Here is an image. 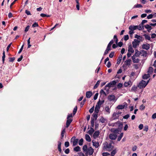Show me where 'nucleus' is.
<instances>
[{"label":"nucleus","instance_id":"obj_56","mask_svg":"<svg viewBox=\"0 0 156 156\" xmlns=\"http://www.w3.org/2000/svg\"><path fill=\"white\" fill-rule=\"evenodd\" d=\"M143 126V124H141L139 125V128L140 130H141L142 129Z\"/></svg>","mask_w":156,"mask_h":156},{"label":"nucleus","instance_id":"obj_52","mask_svg":"<svg viewBox=\"0 0 156 156\" xmlns=\"http://www.w3.org/2000/svg\"><path fill=\"white\" fill-rule=\"evenodd\" d=\"M114 55V52H111L109 55V57L112 58L113 57Z\"/></svg>","mask_w":156,"mask_h":156},{"label":"nucleus","instance_id":"obj_44","mask_svg":"<svg viewBox=\"0 0 156 156\" xmlns=\"http://www.w3.org/2000/svg\"><path fill=\"white\" fill-rule=\"evenodd\" d=\"M100 94H104L105 96H106V93L103 90H101L100 92Z\"/></svg>","mask_w":156,"mask_h":156},{"label":"nucleus","instance_id":"obj_7","mask_svg":"<svg viewBox=\"0 0 156 156\" xmlns=\"http://www.w3.org/2000/svg\"><path fill=\"white\" fill-rule=\"evenodd\" d=\"M93 149L91 147H90L88 148L85 153V154H88L89 155H90L93 154Z\"/></svg>","mask_w":156,"mask_h":156},{"label":"nucleus","instance_id":"obj_34","mask_svg":"<svg viewBox=\"0 0 156 156\" xmlns=\"http://www.w3.org/2000/svg\"><path fill=\"white\" fill-rule=\"evenodd\" d=\"M74 150L76 152L79 151H80V148L78 146L74 148Z\"/></svg>","mask_w":156,"mask_h":156},{"label":"nucleus","instance_id":"obj_35","mask_svg":"<svg viewBox=\"0 0 156 156\" xmlns=\"http://www.w3.org/2000/svg\"><path fill=\"white\" fill-rule=\"evenodd\" d=\"M137 29L139 30L144 29V27L143 25L141 23L139 26H138V28Z\"/></svg>","mask_w":156,"mask_h":156},{"label":"nucleus","instance_id":"obj_39","mask_svg":"<svg viewBox=\"0 0 156 156\" xmlns=\"http://www.w3.org/2000/svg\"><path fill=\"white\" fill-rule=\"evenodd\" d=\"M98 117V114L96 113H94L93 114V118L95 120H96L97 119Z\"/></svg>","mask_w":156,"mask_h":156},{"label":"nucleus","instance_id":"obj_30","mask_svg":"<svg viewBox=\"0 0 156 156\" xmlns=\"http://www.w3.org/2000/svg\"><path fill=\"white\" fill-rule=\"evenodd\" d=\"M88 148H87V145H84L83 146V152L85 153L87 151V150Z\"/></svg>","mask_w":156,"mask_h":156},{"label":"nucleus","instance_id":"obj_63","mask_svg":"<svg viewBox=\"0 0 156 156\" xmlns=\"http://www.w3.org/2000/svg\"><path fill=\"white\" fill-rule=\"evenodd\" d=\"M136 89V87L135 86H133V87L131 89V91H135V90Z\"/></svg>","mask_w":156,"mask_h":156},{"label":"nucleus","instance_id":"obj_10","mask_svg":"<svg viewBox=\"0 0 156 156\" xmlns=\"http://www.w3.org/2000/svg\"><path fill=\"white\" fill-rule=\"evenodd\" d=\"M137 57L135 56H133L132 57V59L134 63H138L139 62L140 60Z\"/></svg>","mask_w":156,"mask_h":156},{"label":"nucleus","instance_id":"obj_51","mask_svg":"<svg viewBox=\"0 0 156 156\" xmlns=\"http://www.w3.org/2000/svg\"><path fill=\"white\" fill-rule=\"evenodd\" d=\"M145 106L144 105H142L140 106V109L141 110H144L145 108Z\"/></svg>","mask_w":156,"mask_h":156},{"label":"nucleus","instance_id":"obj_21","mask_svg":"<svg viewBox=\"0 0 156 156\" xmlns=\"http://www.w3.org/2000/svg\"><path fill=\"white\" fill-rule=\"evenodd\" d=\"M150 77V75L149 74H148V73L147 74H145L143 76V78L144 79H147L148 78H149Z\"/></svg>","mask_w":156,"mask_h":156},{"label":"nucleus","instance_id":"obj_47","mask_svg":"<svg viewBox=\"0 0 156 156\" xmlns=\"http://www.w3.org/2000/svg\"><path fill=\"white\" fill-rule=\"evenodd\" d=\"M142 7V6L141 5L138 4L135 5L134 6V7L135 8H140Z\"/></svg>","mask_w":156,"mask_h":156},{"label":"nucleus","instance_id":"obj_25","mask_svg":"<svg viewBox=\"0 0 156 156\" xmlns=\"http://www.w3.org/2000/svg\"><path fill=\"white\" fill-rule=\"evenodd\" d=\"M128 52L133 53L134 52V50L132 47L130 46L128 48Z\"/></svg>","mask_w":156,"mask_h":156},{"label":"nucleus","instance_id":"obj_54","mask_svg":"<svg viewBox=\"0 0 156 156\" xmlns=\"http://www.w3.org/2000/svg\"><path fill=\"white\" fill-rule=\"evenodd\" d=\"M153 16V15L152 14H150L147 17L148 19H150L152 18Z\"/></svg>","mask_w":156,"mask_h":156},{"label":"nucleus","instance_id":"obj_57","mask_svg":"<svg viewBox=\"0 0 156 156\" xmlns=\"http://www.w3.org/2000/svg\"><path fill=\"white\" fill-rule=\"evenodd\" d=\"M152 118L155 119L156 118V113H154L152 116Z\"/></svg>","mask_w":156,"mask_h":156},{"label":"nucleus","instance_id":"obj_6","mask_svg":"<svg viewBox=\"0 0 156 156\" xmlns=\"http://www.w3.org/2000/svg\"><path fill=\"white\" fill-rule=\"evenodd\" d=\"M78 139H76L75 137H73L71 139V142H73V146H75L78 144Z\"/></svg>","mask_w":156,"mask_h":156},{"label":"nucleus","instance_id":"obj_20","mask_svg":"<svg viewBox=\"0 0 156 156\" xmlns=\"http://www.w3.org/2000/svg\"><path fill=\"white\" fill-rule=\"evenodd\" d=\"M153 71V69L152 67H150L149 68L148 70V71L147 73L148 74L150 75L151 74Z\"/></svg>","mask_w":156,"mask_h":156},{"label":"nucleus","instance_id":"obj_15","mask_svg":"<svg viewBox=\"0 0 156 156\" xmlns=\"http://www.w3.org/2000/svg\"><path fill=\"white\" fill-rule=\"evenodd\" d=\"M115 97L113 95H111L108 96V99L110 101H113L115 100Z\"/></svg>","mask_w":156,"mask_h":156},{"label":"nucleus","instance_id":"obj_3","mask_svg":"<svg viewBox=\"0 0 156 156\" xmlns=\"http://www.w3.org/2000/svg\"><path fill=\"white\" fill-rule=\"evenodd\" d=\"M149 81V80H148L147 82L144 80H141L139 83L138 87L140 89L144 88L148 83Z\"/></svg>","mask_w":156,"mask_h":156},{"label":"nucleus","instance_id":"obj_11","mask_svg":"<svg viewBox=\"0 0 156 156\" xmlns=\"http://www.w3.org/2000/svg\"><path fill=\"white\" fill-rule=\"evenodd\" d=\"M104 100L101 101L99 100L98 102L96 107H98V108H100L101 105L104 103Z\"/></svg>","mask_w":156,"mask_h":156},{"label":"nucleus","instance_id":"obj_33","mask_svg":"<svg viewBox=\"0 0 156 156\" xmlns=\"http://www.w3.org/2000/svg\"><path fill=\"white\" fill-rule=\"evenodd\" d=\"M144 36L145 38L146 39L150 40L151 39V37L149 36L148 35L146 34H144Z\"/></svg>","mask_w":156,"mask_h":156},{"label":"nucleus","instance_id":"obj_22","mask_svg":"<svg viewBox=\"0 0 156 156\" xmlns=\"http://www.w3.org/2000/svg\"><path fill=\"white\" fill-rule=\"evenodd\" d=\"M116 83V82L115 81L113 80L108 83V85H109L110 87H112V86L113 85H115Z\"/></svg>","mask_w":156,"mask_h":156},{"label":"nucleus","instance_id":"obj_2","mask_svg":"<svg viewBox=\"0 0 156 156\" xmlns=\"http://www.w3.org/2000/svg\"><path fill=\"white\" fill-rule=\"evenodd\" d=\"M112 131L114 133L110 134L109 135V138L111 140H115L116 139L117 136L115 133L118 132V130L115 129H113Z\"/></svg>","mask_w":156,"mask_h":156},{"label":"nucleus","instance_id":"obj_29","mask_svg":"<svg viewBox=\"0 0 156 156\" xmlns=\"http://www.w3.org/2000/svg\"><path fill=\"white\" fill-rule=\"evenodd\" d=\"M110 87L109 85H108V84L105 86L104 89L107 92H108L109 91Z\"/></svg>","mask_w":156,"mask_h":156},{"label":"nucleus","instance_id":"obj_4","mask_svg":"<svg viewBox=\"0 0 156 156\" xmlns=\"http://www.w3.org/2000/svg\"><path fill=\"white\" fill-rule=\"evenodd\" d=\"M72 117V114H71L69 115H68L67 117V120L66 123V128H68L69 125H70L71 123L72 122V119L71 118H69L70 117Z\"/></svg>","mask_w":156,"mask_h":156},{"label":"nucleus","instance_id":"obj_31","mask_svg":"<svg viewBox=\"0 0 156 156\" xmlns=\"http://www.w3.org/2000/svg\"><path fill=\"white\" fill-rule=\"evenodd\" d=\"M61 142L58 141V151L61 152Z\"/></svg>","mask_w":156,"mask_h":156},{"label":"nucleus","instance_id":"obj_17","mask_svg":"<svg viewBox=\"0 0 156 156\" xmlns=\"http://www.w3.org/2000/svg\"><path fill=\"white\" fill-rule=\"evenodd\" d=\"M92 94L91 91H87L86 93V97L87 98H90Z\"/></svg>","mask_w":156,"mask_h":156},{"label":"nucleus","instance_id":"obj_48","mask_svg":"<svg viewBox=\"0 0 156 156\" xmlns=\"http://www.w3.org/2000/svg\"><path fill=\"white\" fill-rule=\"evenodd\" d=\"M38 26V24L37 23H35L32 25V27H35Z\"/></svg>","mask_w":156,"mask_h":156},{"label":"nucleus","instance_id":"obj_40","mask_svg":"<svg viewBox=\"0 0 156 156\" xmlns=\"http://www.w3.org/2000/svg\"><path fill=\"white\" fill-rule=\"evenodd\" d=\"M123 136V133H121L120 135L119 136L118 139V141H119L122 138V137Z\"/></svg>","mask_w":156,"mask_h":156},{"label":"nucleus","instance_id":"obj_28","mask_svg":"<svg viewBox=\"0 0 156 156\" xmlns=\"http://www.w3.org/2000/svg\"><path fill=\"white\" fill-rule=\"evenodd\" d=\"M65 129H64L62 132L61 137V139H62L64 136L65 133Z\"/></svg>","mask_w":156,"mask_h":156},{"label":"nucleus","instance_id":"obj_50","mask_svg":"<svg viewBox=\"0 0 156 156\" xmlns=\"http://www.w3.org/2000/svg\"><path fill=\"white\" fill-rule=\"evenodd\" d=\"M94 106H93L89 110V112L90 113H92L94 111Z\"/></svg>","mask_w":156,"mask_h":156},{"label":"nucleus","instance_id":"obj_16","mask_svg":"<svg viewBox=\"0 0 156 156\" xmlns=\"http://www.w3.org/2000/svg\"><path fill=\"white\" fill-rule=\"evenodd\" d=\"M100 132L99 131H95L93 135V137L95 139L97 137L99 136Z\"/></svg>","mask_w":156,"mask_h":156},{"label":"nucleus","instance_id":"obj_36","mask_svg":"<svg viewBox=\"0 0 156 156\" xmlns=\"http://www.w3.org/2000/svg\"><path fill=\"white\" fill-rule=\"evenodd\" d=\"M100 108H98V107H97L95 106L94 110V112H95V113L98 114L99 112Z\"/></svg>","mask_w":156,"mask_h":156},{"label":"nucleus","instance_id":"obj_26","mask_svg":"<svg viewBox=\"0 0 156 156\" xmlns=\"http://www.w3.org/2000/svg\"><path fill=\"white\" fill-rule=\"evenodd\" d=\"M94 132V129L92 128H91L88 131V133L90 135H91Z\"/></svg>","mask_w":156,"mask_h":156},{"label":"nucleus","instance_id":"obj_42","mask_svg":"<svg viewBox=\"0 0 156 156\" xmlns=\"http://www.w3.org/2000/svg\"><path fill=\"white\" fill-rule=\"evenodd\" d=\"M5 51H4L3 53V56L2 57V60L3 62L4 63L5 60Z\"/></svg>","mask_w":156,"mask_h":156},{"label":"nucleus","instance_id":"obj_62","mask_svg":"<svg viewBox=\"0 0 156 156\" xmlns=\"http://www.w3.org/2000/svg\"><path fill=\"white\" fill-rule=\"evenodd\" d=\"M111 66V63L110 62H108L107 63V64L106 65L107 66L108 68H109Z\"/></svg>","mask_w":156,"mask_h":156},{"label":"nucleus","instance_id":"obj_60","mask_svg":"<svg viewBox=\"0 0 156 156\" xmlns=\"http://www.w3.org/2000/svg\"><path fill=\"white\" fill-rule=\"evenodd\" d=\"M12 44V43H10L7 47L6 50H7V51H9V48L10 47V46Z\"/></svg>","mask_w":156,"mask_h":156},{"label":"nucleus","instance_id":"obj_64","mask_svg":"<svg viewBox=\"0 0 156 156\" xmlns=\"http://www.w3.org/2000/svg\"><path fill=\"white\" fill-rule=\"evenodd\" d=\"M122 84L121 83H119L117 86V88H120L122 86Z\"/></svg>","mask_w":156,"mask_h":156},{"label":"nucleus","instance_id":"obj_27","mask_svg":"<svg viewBox=\"0 0 156 156\" xmlns=\"http://www.w3.org/2000/svg\"><path fill=\"white\" fill-rule=\"evenodd\" d=\"M93 145L95 146L96 148L98 147L99 146V144L98 142H93Z\"/></svg>","mask_w":156,"mask_h":156},{"label":"nucleus","instance_id":"obj_43","mask_svg":"<svg viewBox=\"0 0 156 156\" xmlns=\"http://www.w3.org/2000/svg\"><path fill=\"white\" fill-rule=\"evenodd\" d=\"M116 153V149L113 150L111 153L112 156H114Z\"/></svg>","mask_w":156,"mask_h":156},{"label":"nucleus","instance_id":"obj_41","mask_svg":"<svg viewBox=\"0 0 156 156\" xmlns=\"http://www.w3.org/2000/svg\"><path fill=\"white\" fill-rule=\"evenodd\" d=\"M77 109V106H76L74 108L73 112V115H75Z\"/></svg>","mask_w":156,"mask_h":156},{"label":"nucleus","instance_id":"obj_38","mask_svg":"<svg viewBox=\"0 0 156 156\" xmlns=\"http://www.w3.org/2000/svg\"><path fill=\"white\" fill-rule=\"evenodd\" d=\"M83 140L82 138L80 139L79 141V144L80 146L82 145L83 143Z\"/></svg>","mask_w":156,"mask_h":156},{"label":"nucleus","instance_id":"obj_59","mask_svg":"<svg viewBox=\"0 0 156 156\" xmlns=\"http://www.w3.org/2000/svg\"><path fill=\"white\" fill-rule=\"evenodd\" d=\"M23 46H24V45L23 44L22 45V46H21V48H20V49L19 51L18 52V53L19 54L21 52V51H22V50L23 49Z\"/></svg>","mask_w":156,"mask_h":156},{"label":"nucleus","instance_id":"obj_53","mask_svg":"<svg viewBox=\"0 0 156 156\" xmlns=\"http://www.w3.org/2000/svg\"><path fill=\"white\" fill-rule=\"evenodd\" d=\"M129 36L128 35H126L124 36V39L125 41H126L129 39Z\"/></svg>","mask_w":156,"mask_h":156},{"label":"nucleus","instance_id":"obj_58","mask_svg":"<svg viewBox=\"0 0 156 156\" xmlns=\"http://www.w3.org/2000/svg\"><path fill=\"white\" fill-rule=\"evenodd\" d=\"M110 50L106 48V50L105 51L104 53V55H106L108 53V52Z\"/></svg>","mask_w":156,"mask_h":156},{"label":"nucleus","instance_id":"obj_8","mask_svg":"<svg viewBox=\"0 0 156 156\" xmlns=\"http://www.w3.org/2000/svg\"><path fill=\"white\" fill-rule=\"evenodd\" d=\"M140 41L137 39H134V41L133 42L132 44L134 48H136L139 45Z\"/></svg>","mask_w":156,"mask_h":156},{"label":"nucleus","instance_id":"obj_12","mask_svg":"<svg viewBox=\"0 0 156 156\" xmlns=\"http://www.w3.org/2000/svg\"><path fill=\"white\" fill-rule=\"evenodd\" d=\"M138 28V26L131 25L129 26V29L133 30H135Z\"/></svg>","mask_w":156,"mask_h":156},{"label":"nucleus","instance_id":"obj_23","mask_svg":"<svg viewBox=\"0 0 156 156\" xmlns=\"http://www.w3.org/2000/svg\"><path fill=\"white\" fill-rule=\"evenodd\" d=\"M85 137L87 141L88 142H90L91 141L89 135L86 134L85 135Z\"/></svg>","mask_w":156,"mask_h":156},{"label":"nucleus","instance_id":"obj_13","mask_svg":"<svg viewBox=\"0 0 156 156\" xmlns=\"http://www.w3.org/2000/svg\"><path fill=\"white\" fill-rule=\"evenodd\" d=\"M131 62V60L130 59H128L126 60V61L125 62V64L123 65V66L124 65L126 66H129L130 65Z\"/></svg>","mask_w":156,"mask_h":156},{"label":"nucleus","instance_id":"obj_32","mask_svg":"<svg viewBox=\"0 0 156 156\" xmlns=\"http://www.w3.org/2000/svg\"><path fill=\"white\" fill-rule=\"evenodd\" d=\"M100 82V80H98L97 82L96 83L94 86V88L96 89V88H97L98 87V85H99Z\"/></svg>","mask_w":156,"mask_h":156},{"label":"nucleus","instance_id":"obj_1","mask_svg":"<svg viewBox=\"0 0 156 156\" xmlns=\"http://www.w3.org/2000/svg\"><path fill=\"white\" fill-rule=\"evenodd\" d=\"M104 149L108 151H112L113 148V147L112 146L111 143L108 144L105 142L104 144Z\"/></svg>","mask_w":156,"mask_h":156},{"label":"nucleus","instance_id":"obj_18","mask_svg":"<svg viewBox=\"0 0 156 156\" xmlns=\"http://www.w3.org/2000/svg\"><path fill=\"white\" fill-rule=\"evenodd\" d=\"M122 58V55H120L117 59V64H119L120 63Z\"/></svg>","mask_w":156,"mask_h":156},{"label":"nucleus","instance_id":"obj_45","mask_svg":"<svg viewBox=\"0 0 156 156\" xmlns=\"http://www.w3.org/2000/svg\"><path fill=\"white\" fill-rule=\"evenodd\" d=\"M64 145H65V147H68L69 146V142H68V141L66 142L65 143Z\"/></svg>","mask_w":156,"mask_h":156},{"label":"nucleus","instance_id":"obj_46","mask_svg":"<svg viewBox=\"0 0 156 156\" xmlns=\"http://www.w3.org/2000/svg\"><path fill=\"white\" fill-rule=\"evenodd\" d=\"M15 59L14 57L10 58H9V62H13Z\"/></svg>","mask_w":156,"mask_h":156},{"label":"nucleus","instance_id":"obj_14","mask_svg":"<svg viewBox=\"0 0 156 156\" xmlns=\"http://www.w3.org/2000/svg\"><path fill=\"white\" fill-rule=\"evenodd\" d=\"M142 48L147 50L150 48V45L149 44H143L142 45Z\"/></svg>","mask_w":156,"mask_h":156},{"label":"nucleus","instance_id":"obj_9","mask_svg":"<svg viewBox=\"0 0 156 156\" xmlns=\"http://www.w3.org/2000/svg\"><path fill=\"white\" fill-rule=\"evenodd\" d=\"M127 104L125 103L123 105H119L117 106V108L119 109H122L124 108L125 107H127Z\"/></svg>","mask_w":156,"mask_h":156},{"label":"nucleus","instance_id":"obj_5","mask_svg":"<svg viewBox=\"0 0 156 156\" xmlns=\"http://www.w3.org/2000/svg\"><path fill=\"white\" fill-rule=\"evenodd\" d=\"M143 53L144 54H147V52L144 51H142L140 52L137 50H135V53L133 56H135L139 57L140 55L141 54H142V53Z\"/></svg>","mask_w":156,"mask_h":156},{"label":"nucleus","instance_id":"obj_37","mask_svg":"<svg viewBox=\"0 0 156 156\" xmlns=\"http://www.w3.org/2000/svg\"><path fill=\"white\" fill-rule=\"evenodd\" d=\"M106 120V119L103 117H101L100 119V121L102 123H104Z\"/></svg>","mask_w":156,"mask_h":156},{"label":"nucleus","instance_id":"obj_24","mask_svg":"<svg viewBox=\"0 0 156 156\" xmlns=\"http://www.w3.org/2000/svg\"><path fill=\"white\" fill-rule=\"evenodd\" d=\"M105 111L107 112V114H109L110 113V109L108 106H106L105 109Z\"/></svg>","mask_w":156,"mask_h":156},{"label":"nucleus","instance_id":"obj_55","mask_svg":"<svg viewBox=\"0 0 156 156\" xmlns=\"http://www.w3.org/2000/svg\"><path fill=\"white\" fill-rule=\"evenodd\" d=\"M109 155V154L108 152L103 153L102 154L103 156H107Z\"/></svg>","mask_w":156,"mask_h":156},{"label":"nucleus","instance_id":"obj_49","mask_svg":"<svg viewBox=\"0 0 156 156\" xmlns=\"http://www.w3.org/2000/svg\"><path fill=\"white\" fill-rule=\"evenodd\" d=\"M98 95V93H96L94 95V100H96L97 98Z\"/></svg>","mask_w":156,"mask_h":156},{"label":"nucleus","instance_id":"obj_19","mask_svg":"<svg viewBox=\"0 0 156 156\" xmlns=\"http://www.w3.org/2000/svg\"><path fill=\"white\" fill-rule=\"evenodd\" d=\"M145 27L146 29H147V30L149 32L150 31V30H151L152 29L150 25V24H147L145 26Z\"/></svg>","mask_w":156,"mask_h":156},{"label":"nucleus","instance_id":"obj_61","mask_svg":"<svg viewBox=\"0 0 156 156\" xmlns=\"http://www.w3.org/2000/svg\"><path fill=\"white\" fill-rule=\"evenodd\" d=\"M29 28H30V26L29 25L27 26L25 28V32H27L28 30L29 29Z\"/></svg>","mask_w":156,"mask_h":156}]
</instances>
